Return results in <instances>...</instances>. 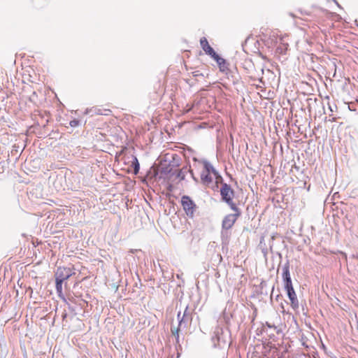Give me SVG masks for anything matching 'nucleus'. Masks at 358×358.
<instances>
[{
  "mask_svg": "<svg viewBox=\"0 0 358 358\" xmlns=\"http://www.w3.org/2000/svg\"><path fill=\"white\" fill-rule=\"evenodd\" d=\"M194 311V309H190L189 306H187L182 315L180 311L178 313L177 318L178 320V326L176 328L171 327V333L175 336L177 343H179L180 330L181 329H186L191 324Z\"/></svg>",
  "mask_w": 358,
  "mask_h": 358,
  "instance_id": "nucleus-1",
  "label": "nucleus"
},
{
  "mask_svg": "<svg viewBox=\"0 0 358 358\" xmlns=\"http://www.w3.org/2000/svg\"><path fill=\"white\" fill-rule=\"evenodd\" d=\"M234 194V190L229 185L222 182V187L220 188L222 201L225 202L231 209H234L235 207H237L236 204L233 201Z\"/></svg>",
  "mask_w": 358,
  "mask_h": 358,
  "instance_id": "nucleus-2",
  "label": "nucleus"
},
{
  "mask_svg": "<svg viewBox=\"0 0 358 358\" xmlns=\"http://www.w3.org/2000/svg\"><path fill=\"white\" fill-rule=\"evenodd\" d=\"M212 341L214 347H224L227 343V330H224L221 327H215L212 336Z\"/></svg>",
  "mask_w": 358,
  "mask_h": 358,
  "instance_id": "nucleus-3",
  "label": "nucleus"
},
{
  "mask_svg": "<svg viewBox=\"0 0 358 358\" xmlns=\"http://www.w3.org/2000/svg\"><path fill=\"white\" fill-rule=\"evenodd\" d=\"M181 205L187 216L193 218L198 207L191 197L183 195L181 197Z\"/></svg>",
  "mask_w": 358,
  "mask_h": 358,
  "instance_id": "nucleus-4",
  "label": "nucleus"
},
{
  "mask_svg": "<svg viewBox=\"0 0 358 358\" xmlns=\"http://www.w3.org/2000/svg\"><path fill=\"white\" fill-rule=\"evenodd\" d=\"M231 210L234 213L227 215L222 220V227L223 229L229 230L232 228L236 220L241 215V210L238 207Z\"/></svg>",
  "mask_w": 358,
  "mask_h": 358,
  "instance_id": "nucleus-5",
  "label": "nucleus"
},
{
  "mask_svg": "<svg viewBox=\"0 0 358 358\" xmlns=\"http://www.w3.org/2000/svg\"><path fill=\"white\" fill-rule=\"evenodd\" d=\"M213 59L216 61L219 66L220 71L224 73L228 76L230 74L232 78V82L235 83L238 80V79L229 69V63L226 61V59L220 57L218 55L215 56Z\"/></svg>",
  "mask_w": 358,
  "mask_h": 358,
  "instance_id": "nucleus-6",
  "label": "nucleus"
},
{
  "mask_svg": "<svg viewBox=\"0 0 358 358\" xmlns=\"http://www.w3.org/2000/svg\"><path fill=\"white\" fill-rule=\"evenodd\" d=\"M74 273L70 268L59 266L55 273V280H61L65 281L68 280Z\"/></svg>",
  "mask_w": 358,
  "mask_h": 358,
  "instance_id": "nucleus-7",
  "label": "nucleus"
},
{
  "mask_svg": "<svg viewBox=\"0 0 358 358\" xmlns=\"http://www.w3.org/2000/svg\"><path fill=\"white\" fill-rule=\"evenodd\" d=\"M289 267V261L287 260L286 263L284 264L282 267V279L284 282L285 289L289 288V287H293L290 276Z\"/></svg>",
  "mask_w": 358,
  "mask_h": 358,
  "instance_id": "nucleus-8",
  "label": "nucleus"
},
{
  "mask_svg": "<svg viewBox=\"0 0 358 358\" xmlns=\"http://www.w3.org/2000/svg\"><path fill=\"white\" fill-rule=\"evenodd\" d=\"M287 291V294L288 296V298L290 300L291 302V306L294 310H297L299 308V301L296 294V292L294 289V287H289L285 289Z\"/></svg>",
  "mask_w": 358,
  "mask_h": 358,
  "instance_id": "nucleus-9",
  "label": "nucleus"
},
{
  "mask_svg": "<svg viewBox=\"0 0 358 358\" xmlns=\"http://www.w3.org/2000/svg\"><path fill=\"white\" fill-rule=\"evenodd\" d=\"M200 45L206 54L210 55L213 59L217 55L213 48L209 45L208 41L206 37H202L200 39Z\"/></svg>",
  "mask_w": 358,
  "mask_h": 358,
  "instance_id": "nucleus-10",
  "label": "nucleus"
},
{
  "mask_svg": "<svg viewBox=\"0 0 358 358\" xmlns=\"http://www.w3.org/2000/svg\"><path fill=\"white\" fill-rule=\"evenodd\" d=\"M203 170L206 172L213 173L215 178H216V183L222 182V178L221 176L219 175L218 172L215 170V169L213 167V166L207 160L203 161Z\"/></svg>",
  "mask_w": 358,
  "mask_h": 358,
  "instance_id": "nucleus-11",
  "label": "nucleus"
},
{
  "mask_svg": "<svg viewBox=\"0 0 358 358\" xmlns=\"http://www.w3.org/2000/svg\"><path fill=\"white\" fill-rule=\"evenodd\" d=\"M201 182L205 185H208L213 181V178L210 176V173L206 172V171H203L201 173Z\"/></svg>",
  "mask_w": 358,
  "mask_h": 358,
  "instance_id": "nucleus-12",
  "label": "nucleus"
},
{
  "mask_svg": "<svg viewBox=\"0 0 358 358\" xmlns=\"http://www.w3.org/2000/svg\"><path fill=\"white\" fill-rule=\"evenodd\" d=\"M64 281H62L61 280H55V287H56V291H57V295L58 296L64 300V301H66V299L63 294V292H62V283H63Z\"/></svg>",
  "mask_w": 358,
  "mask_h": 358,
  "instance_id": "nucleus-13",
  "label": "nucleus"
},
{
  "mask_svg": "<svg viewBox=\"0 0 358 358\" xmlns=\"http://www.w3.org/2000/svg\"><path fill=\"white\" fill-rule=\"evenodd\" d=\"M90 110L96 115H108L111 113L110 109L106 108L101 109L98 108H92Z\"/></svg>",
  "mask_w": 358,
  "mask_h": 358,
  "instance_id": "nucleus-14",
  "label": "nucleus"
},
{
  "mask_svg": "<svg viewBox=\"0 0 358 358\" xmlns=\"http://www.w3.org/2000/svg\"><path fill=\"white\" fill-rule=\"evenodd\" d=\"M188 168L187 166L177 171L176 178H180V180H185V175L188 172Z\"/></svg>",
  "mask_w": 358,
  "mask_h": 358,
  "instance_id": "nucleus-15",
  "label": "nucleus"
},
{
  "mask_svg": "<svg viewBox=\"0 0 358 358\" xmlns=\"http://www.w3.org/2000/svg\"><path fill=\"white\" fill-rule=\"evenodd\" d=\"M263 74H264V69L261 68L260 72L251 75V78L254 80H259L262 83H264Z\"/></svg>",
  "mask_w": 358,
  "mask_h": 358,
  "instance_id": "nucleus-16",
  "label": "nucleus"
},
{
  "mask_svg": "<svg viewBox=\"0 0 358 358\" xmlns=\"http://www.w3.org/2000/svg\"><path fill=\"white\" fill-rule=\"evenodd\" d=\"M134 173H137L139 171L140 166L138 159L136 158H135V162L134 163Z\"/></svg>",
  "mask_w": 358,
  "mask_h": 358,
  "instance_id": "nucleus-17",
  "label": "nucleus"
},
{
  "mask_svg": "<svg viewBox=\"0 0 358 358\" xmlns=\"http://www.w3.org/2000/svg\"><path fill=\"white\" fill-rule=\"evenodd\" d=\"M79 124H80V121L76 119H74V120L70 121V122H69L70 126L72 127H77L79 125Z\"/></svg>",
  "mask_w": 358,
  "mask_h": 358,
  "instance_id": "nucleus-18",
  "label": "nucleus"
},
{
  "mask_svg": "<svg viewBox=\"0 0 358 358\" xmlns=\"http://www.w3.org/2000/svg\"><path fill=\"white\" fill-rule=\"evenodd\" d=\"M192 76L194 78H197L199 76H203V74L202 73H201L199 71H195L192 72Z\"/></svg>",
  "mask_w": 358,
  "mask_h": 358,
  "instance_id": "nucleus-19",
  "label": "nucleus"
},
{
  "mask_svg": "<svg viewBox=\"0 0 358 358\" xmlns=\"http://www.w3.org/2000/svg\"><path fill=\"white\" fill-rule=\"evenodd\" d=\"M188 172H189V173H190V174H191V176H192V177L193 180H194L195 182H198V179L194 176V173H193V171L190 169V167H189V169H188Z\"/></svg>",
  "mask_w": 358,
  "mask_h": 358,
  "instance_id": "nucleus-20",
  "label": "nucleus"
},
{
  "mask_svg": "<svg viewBox=\"0 0 358 358\" xmlns=\"http://www.w3.org/2000/svg\"><path fill=\"white\" fill-rule=\"evenodd\" d=\"M4 98H5V97H4V96H3V93H1V92H0V99H2V101H3Z\"/></svg>",
  "mask_w": 358,
  "mask_h": 358,
  "instance_id": "nucleus-21",
  "label": "nucleus"
},
{
  "mask_svg": "<svg viewBox=\"0 0 358 358\" xmlns=\"http://www.w3.org/2000/svg\"><path fill=\"white\" fill-rule=\"evenodd\" d=\"M266 324L269 328L275 327L274 326L271 325L268 322H266Z\"/></svg>",
  "mask_w": 358,
  "mask_h": 358,
  "instance_id": "nucleus-22",
  "label": "nucleus"
},
{
  "mask_svg": "<svg viewBox=\"0 0 358 358\" xmlns=\"http://www.w3.org/2000/svg\"><path fill=\"white\" fill-rule=\"evenodd\" d=\"M171 169L168 170V168L166 169V170L163 171V172H165V173H171Z\"/></svg>",
  "mask_w": 358,
  "mask_h": 358,
  "instance_id": "nucleus-23",
  "label": "nucleus"
},
{
  "mask_svg": "<svg viewBox=\"0 0 358 358\" xmlns=\"http://www.w3.org/2000/svg\"><path fill=\"white\" fill-rule=\"evenodd\" d=\"M224 358V357H223Z\"/></svg>",
  "mask_w": 358,
  "mask_h": 358,
  "instance_id": "nucleus-24",
  "label": "nucleus"
}]
</instances>
